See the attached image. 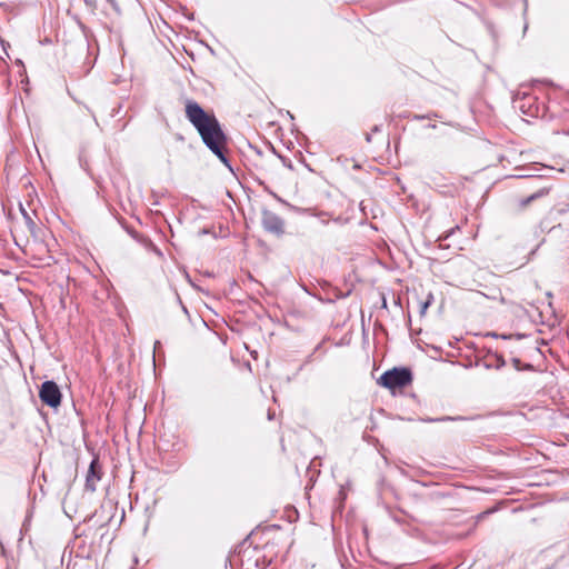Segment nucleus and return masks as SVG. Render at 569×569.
Wrapping results in <instances>:
<instances>
[{
	"label": "nucleus",
	"mask_w": 569,
	"mask_h": 569,
	"mask_svg": "<svg viewBox=\"0 0 569 569\" xmlns=\"http://www.w3.org/2000/svg\"><path fill=\"white\" fill-rule=\"evenodd\" d=\"M39 397L43 403L52 408H57L61 403L60 389L53 381H44L41 385Z\"/></svg>",
	"instance_id": "7ed1b4c3"
},
{
	"label": "nucleus",
	"mask_w": 569,
	"mask_h": 569,
	"mask_svg": "<svg viewBox=\"0 0 569 569\" xmlns=\"http://www.w3.org/2000/svg\"><path fill=\"white\" fill-rule=\"evenodd\" d=\"M262 226L266 230L277 234L283 232V221L274 212L269 210H263L262 212Z\"/></svg>",
	"instance_id": "20e7f679"
},
{
	"label": "nucleus",
	"mask_w": 569,
	"mask_h": 569,
	"mask_svg": "<svg viewBox=\"0 0 569 569\" xmlns=\"http://www.w3.org/2000/svg\"><path fill=\"white\" fill-rule=\"evenodd\" d=\"M20 209H21V212H22V214H23V217H24V220H26V223H27V226H28L29 230H30V231H33V229H34V227H36L34 222L32 221V219L30 218V216L27 213V211H26L22 207H21Z\"/></svg>",
	"instance_id": "423d86ee"
},
{
	"label": "nucleus",
	"mask_w": 569,
	"mask_h": 569,
	"mask_svg": "<svg viewBox=\"0 0 569 569\" xmlns=\"http://www.w3.org/2000/svg\"><path fill=\"white\" fill-rule=\"evenodd\" d=\"M186 116L199 132L203 143L224 163L227 158L223 154L226 136L213 114L207 113L197 102L188 101Z\"/></svg>",
	"instance_id": "f257e3e1"
},
{
	"label": "nucleus",
	"mask_w": 569,
	"mask_h": 569,
	"mask_svg": "<svg viewBox=\"0 0 569 569\" xmlns=\"http://www.w3.org/2000/svg\"><path fill=\"white\" fill-rule=\"evenodd\" d=\"M160 346V342L159 341H156L154 343V350Z\"/></svg>",
	"instance_id": "6e6552de"
},
{
	"label": "nucleus",
	"mask_w": 569,
	"mask_h": 569,
	"mask_svg": "<svg viewBox=\"0 0 569 569\" xmlns=\"http://www.w3.org/2000/svg\"><path fill=\"white\" fill-rule=\"evenodd\" d=\"M100 480V468L97 460H92L86 477V488L90 491L96 490L97 482Z\"/></svg>",
	"instance_id": "39448f33"
},
{
	"label": "nucleus",
	"mask_w": 569,
	"mask_h": 569,
	"mask_svg": "<svg viewBox=\"0 0 569 569\" xmlns=\"http://www.w3.org/2000/svg\"><path fill=\"white\" fill-rule=\"evenodd\" d=\"M411 381V373L407 369H392L385 372L380 379L379 383L386 388L393 389L405 387Z\"/></svg>",
	"instance_id": "f03ea898"
},
{
	"label": "nucleus",
	"mask_w": 569,
	"mask_h": 569,
	"mask_svg": "<svg viewBox=\"0 0 569 569\" xmlns=\"http://www.w3.org/2000/svg\"><path fill=\"white\" fill-rule=\"evenodd\" d=\"M538 197H539V193H533V194H531L530 197H528V198H526V199H523V200L521 201V206H523V207H525V206L529 204L532 200H535V199H536V198H538Z\"/></svg>",
	"instance_id": "0eeeda50"
}]
</instances>
